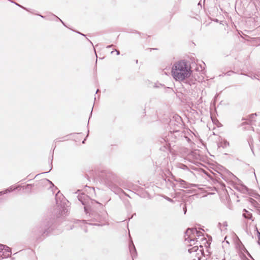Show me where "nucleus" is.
Masks as SVG:
<instances>
[{"mask_svg": "<svg viewBox=\"0 0 260 260\" xmlns=\"http://www.w3.org/2000/svg\"><path fill=\"white\" fill-rule=\"evenodd\" d=\"M78 200L84 206L85 212L89 213L98 221H101L103 218L96 212V209H102L103 205L92 200L84 193H79L77 196Z\"/></svg>", "mask_w": 260, "mask_h": 260, "instance_id": "f257e3e1", "label": "nucleus"}, {"mask_svg": "<svg viewBox=\"0 0 260 260\" xmlns=\"http://www.w3.org/2000/svg\"><path fill=\"white\" fill-rule=\"evenodd\" d=\"M192 71L184 60H180L174 63L171 73L173 78L177 81L181 82L190 77Z\"/></svg>", "mask_w": 260, "mask_h": 260, "instance_id": "f03ea898", "label": "nucleus"}, {"mask_svg": "<svg viewBox=\"0 0 260 260\" xmlns=\"http://www.w3.org/2000/svg\"><path fill=\"white\" fill-rule=\"evenodd\" d=\"M182 137V132L178 129H175L173 132L170 131L164 138H162L160 143L163 145L165 149H168L171 147L173 142H175L180 139V137Z\"/></svg>", "mask_w": 260, "mask_h": 260, "instance_id": "7ed1b4c3", "label": "nucleus"}, {"mask_svg": "<svg viewBox=\"0 0 260 260\" xmlns=\"http://www.w3.org/2000/svg\"><path fill=\"white\" fill-rule=\"evenodd\" d=\"M53 220L51 219H45L41 223V227L39 230V233L43 236L45 237L49 235L52 230V225Z\"/></svg>", "mask_w": 260, "mask_h": 260, "instance_id": "20e7f679", "label": "nucleus"}, {"mask_svg": "<svg viewBox=\"0 0 260 260\" xmlns=\"http://www.w3.org/2000/svg\"><path fill=\"white\" fill-rule=\"evenodd\" d=\"M196 234L198 237L201 236V233L197 231L196 229H188L185 232V235L184 236L185 241H188L189 243V246H192L195 244V241H197L196 238H191V235Z\"/></svg>", "mask_w": 260, "mask_h": 260, "instance_id": "39448f33", "label": "nucleus"}, {"mask_svg": "<svg viewBox=\"0 0 260 260\" xmlns=\"http://www.w3.org/2000/svg\"><path fill=\"white\" fill-rule=\"evenodd\" d=\"M172 179H173L174 181H175V183L172 182L169 179H168V181L170 182L171 185L173 189H175L177 186L184 188H188L191 186V184L190 183L180 178L176 179L174 176H172Z\"/></svg>", "mask_w": 260, "mask_h": 260, "instance_id": "423d86ee", "label": "nucleus"}, {"mask_svg": "<svg viewBox=\"0 0 260 260\" xmlns=\"http://www.w3.org/2000/svg\"><path fill=\"white\" fill-rule=\"evenodd\" d=\"M100 176L106 183L109 184L115 178V175L112 172L108 171H104L101 172Z\"/></svg>", "mask_w": 260, "mask_h": 260, "instance_id": "0eeeda50", "label": "nucleus"}, {"mask_svg": "<svg viewBox=\"0 0 260 260\" xmlns=\"http://www.w3.org/2000/svg\"><path fill=\"white\" fill-rule=\"evenodd\" d=\"M11 254V249L10 247L3 244L0 245V259L9 257Z\"/></svg>", "mask_w": 260, "mask_h": 260, "instance_id": "6e6552de", "label": "nucleus"}, {"mask_svg": "<svg viewBox=\"0 0 260 260\" xmlns=\"http://www.w3.org/2000/svg\"><path fill=\"white\" fill-rule=\"evenodd\" d=\"M129 251L131 254L132 257L133 258V260H134V257H135L137 255V252L136 249L135 247V245L133 242H132V244L129 245Z\"/></svg>", "mask_w": 260, "mask_h": 260, "instance_id": "1a4fd4ad", "label": "nucleus"}, {"mask_svg": "<svg viewBox=\"0 0 260 260\" xmlns=\"http://www.w3.org/2000/svg\"><path fill=\"white\" fill-rule=\"evenodd\" d=\"M244 213H243V216L248 219H252V214L250 212L248 211L246 209H243Z\"/></svg>", "mask_w": 260, "mask_h": 260, "instance_id": "9d476101", "label": "nucleus"}, {"mask_svg": "<svg viewBox=\"0 0 260 260\" xmlns=\"http://www.w3.org/2000/svg\"><path fill=\"white\" fill-rule=\"evenodd\" d=\"M18 187H19V186L15 188H13V186H11L9 188H8V189L5 190L4 191H0V196L7 193L8 192H11L13 191V190L17 189Z\"/></svg>", "mask_w": 260, "mask_h": 260, "instance_id": "9b49d317", "label": "nucleus"}, {"mask_svg": "<svg viewBox=\"0 0 260 260\" xmlns=\"http://www.w3.org/2000/svg\"><path fill=\"white\" fill-rule=\"evenodd\" d=\"M195 80L192 79V78H190L189 77L187 78L185 80H184V81H183L185 84H188L189 85H191L192 84H195Z\"/></svg>", "mask_w": 260, "mask_h": 260, "instance_id": "f8f14e48", "label": "nucleus"}, {"mask_svg": "<svg viewBox=\"0 0 260 260\" xmlns=\"http://www.w3.org/2000/svg\"><path fill=\"white\" fill-rule=\"evenodd\" d=\"M199 249V247L198 245L194 246L188 249V251L189 253H191L193 252H196Z\"/></svg>", "mask_w": 260, "mask_h": 260, "instance_id": "ddd939ff", "label": "nucleus"}, {"mask_svg": "<svg viewBox=\"0 0 260 260\" xmlns=\"http://www.w3.org/2000/svg\"><path fill=\"white\" fill-rule=\"evenodd\" d=\"M256 233H257V243L258 245H260V232L258 231L257 229H256Z\"/></svg>", "mask_w": 260, "mask_h": 260, "instance_id": "4468645a", "label": "nucleus"}, {"mask_svg": "<svg viewBox=\"0 0 260 260\" xmlns=\"http://www.w3.org/2000/svg\"><path fill=\"white\" fill-rule=\"evenodd\" d=\"M241 74L245 75V76H247L248 77L251 78L252 79H257V78H256L255 75H247V74H243V73H241Z\"/></svg>", "mask_w": 260, "mask_h": 260, "instance_id": "2eb2a0df", "label": "nucleus"}, {"mask_svg": "<svg viewBox=\"0 0 260 260\" xmlns=\"http://www.w3.org/2000/svg\"><path fill=\"white\" fill-rule=\"evenodd\" d=\"M234 73H235V72H234L233 71H230L227 72L226 73H225L224 75H226V76H231L232 75H233Z\"/></svg>", "mask_w": 260, "mask_h": 260, "instance_id": "dca6fc26", "label": "nucleus"}, {"mask_svg": "<svg viewBox=\"0 0 260 260\" xmlns=\"http://www.w3.org/2000/svg\"><path fill=\"white\" fill-rule=\"evenodd\" d=\"M257 116V113H253V114H251L250 115H249V118L252 120V119H253L254 118L255 116Z\"/></svg>", "mask_w": 260, "mask_h": 260, "instance_id": "f3484780", "label": "nucleus"}, {"mask_svg": "<svg viewBox=\"0 0 260 260\" xmlns=\"http://www.w3.org/2000/svg\"><path fill=\"white\" fill-rule=\"evenodd\" d=\"M9 1H11V3H14V4H15V5H16L17 6H19V7H21V8H23V9H24L26 10H27L25 8H24V7H23V6H21V5H19L18 4H17V3H15V2H13V1H11V0H9Z\"/></svg>", "mask_w": 260, "mask_h": 260, "instance_id": "a211bd4d", "label": "nucleus"}, {"mask_svg": "<svg viewBox=\"0 0 260 260\" xmlns=\"http://www.w3.org/2000/svg\"><path fill=\"white\" fill-rule=\"evenodd\" d=\"M9 1H11V3H14V4H15V5H16L17 6H19V7H21V8H23V9H24L26 10H27L25 8H24V7H23V6H21V5H19L18 4H17V3H15V2H13V1H11V0H9Z\"/></svg>", "mask_w": 260, "mask_h": 260, "instance_id": "6ab92c4d", "label": "nucleus"}, {"mask_svg": "<svg viewBox=\"0 0 260 260\" xmlns=\"http://www.w3.org/2000/svg\"><path fill=\"white\" fill-rule=\"evenodd\" d=\"M222 225L223 227L225 228V229H226V227L228 226V223L226 221H224Z\"/></svg>", "mask_w": 260, "mask_h": 260, "instance_id": "aec40b11", "label": "nucleus"}, {"mask_svg": "<svg viewBox=\"0 0 260 260\" xmlns=\"http://www.w3.org/2000/svg\"><path fill=\"white\" fill-rule=\"evenodd\" d=\"M53 17L56 18L57 19H58V20H59V21L60 22H61V23H62V24L64 25V26H66L65 24L64 23V22L59 18H58V17H57L56 15H53Z\"/></svg>", "mask_w": 260, "mask_h": 260, "instance_id": "412c9836", "label": "nucleus"}, {"mask_svg": "<svg viewBox=\"0 0 260 260\" xmlns=\"http://www.w3.org/2000/svg\"><path fill=\"white\" fill-rule=\"evenodd\" d=\"M183 209L184 213L186 214V211H187V209H186V207L185 205H183Z\"/></svg>", "mask_w": 260, "mask_h": 260, "instance_id": "4be33fe9", "label": "nucleus"}, {"mask_svg": "<svg viewBox=\"0 0 260 260\" xmlns=\"http://www.w3.org/2000/svg\"><path fill=\"white\" fill-rule=\"evenodd\" d=\"M59 195V191L56 194V204H58V201L57 200V197H58Z\"/></svg>", "mask_w": 260, "mask_h": 260, "instance_id": "5701e85b", "label": "nucleus"}, {"mask_svg": "<svg viewBox=\"0 0 260 260\" xmlns=\"http://www.w3.org/2000/svg\"><path fill=\"white\" fill-rule=\"evenodd\" d=\"M31 185V184H27L25 186H23V189H24V188H25V189H26V188H28L29 187V186H30Z\"/></svg>", "mask_w": 260, "mask_h": 260, "instance_id": "b1692460", "label": "nucleus"}, {"mask_svg": "<svg viewBox=\"0 0 260 260\" xmlns=\"http://www.w3.org/2000/svg\"><path fill=\"white\" fill-rule=\"evenodd\" d=\"M249 124L250 123L248 122L245 121V122H243L241 124V126H242V125H245V124Z\"/></svg>", "mask_w": 260, "mask_h": 260, "instance_id": "393cba45", "label": "nucleus"}, {"mask_svg": "<svg viewBox=\"0 0 260 260\" xmlns=\"http://www.w3.org/2000/svg\"><path fill=\"white\" fill-rule=\"evenodd\" d=\"M115 51L116 52L117 55H119L120 54V51L119 50L115 49Z\"/></svg>", "mask_w": 260, "mask_h": 260, "instance_id": "a878e982", "label": "nucleus"}, {"mask_svg": "<svg viewBox=\"0 0 260 260\" xmlns=\"http://www.w3.org/2000/svg\"><path fill=\"white\" fill-rule=\"evenodd\" d=\"M231 175L232 176L233 178L237 179V177L235 176L234 174L231 173Z\"/></svg>", "mask_w": 260, "mask_h": 260, "instance_id": "bb28decb", "label": "nucleus"}, {"mask_svg": "<svg viewBox=\"0 0 260 260\" xmlns=\"http://www.w3.org/2000/svg\"><path fill=\"white\" fill-rule=\"evenodd\" d=\"M174 122H174V121H173V120H171V121H170V125H171L173 124V123H174Z\"/></svg>", "mask_w": 260, "mask_h": 260, "instance_id": "cd10ccee", "label": "nucleus"}, {"mask_svg": "<svg viewBox=\"0 0 260 260\" xmlns=\"http://www.w3.org/2000/svg\"><path fill=\"white\" fill-rule=\"evenodd\" d=\"M114 46L113 45H108L106 47L107 48H111L112 47Z\"/></svg>", "mask_w": 260, "mask_h": 260, "instance_id": "c85d7f7f", "label": "nucleus"}, {"mask_svg": "<svg viewBox=\"0 0 260 260\" xmlns=\"http://www.w3.org/2000/svg\"><path fill=\"white\" fill-rule=\"evenodd\" d=\"M218 226L220 227V229H221V231H222V229H221V223L220 222H219L218 223Z\"/></svg>", "mask_w": 260, "mask_h": 260, "instance_id": "c756f323", "label": "nucleus"}, {"mask_svg": "<svg viewBox=\"0 0 260 260\" xmlns=\"http://www.w3.org/2000/svg\"><path fill=\"white\" fill-rule=\"evenodd\" d=\"M184 138L187 140V141H190L189 138H188L187 137H184Z\"/></svg>", "mask_w": 260, "mask_h": 260, "instance_id": "7c9ffc66", "label": "nucleus"}, {"mask_svg": "<svg viewBox=\"0 0 260 260\" xmlns=\"http://www.w3.org/2000/svg\"><path fill=\"white\" fill-rule=\"evenodd\" d=\"M167 200H168V201H173V200H172V199H170V198H168Z\"/></svg>", "mask_w": 260, "mask_h": 260, "instance_id": "2f4dec72", "label": "nucleus"}, {"mask_svg": "<svg viewBox=\"0 0 260 260\" xmlns=\"http://www.w3.org/2000/svg\"><path fill=\"white\" fill-rule=\"evenodd\" d=\"M78 34H80V35H83V36H85V35H83V34H82V33H80V32H78Z\"/></svg>", "mask_w": 260, "mask_h": 260, "instance_id": "473e14b6", "label": "nucleus"}, {"mask_svg": "<svg viewBox=\"0 0 260 260\" xmlns=\"http://www.w3.org/2000/svg\"><path fill=\"white\" fill-rule=\"evenodd\" d=\"M164 180L167 182V178H164Z\"/></svg>", "mask_w": 260, "mask_h": 260, "instance_id": "72a5a7b5", "label": "nucleus"}, {"mask_svg": "<svg viewBox=\"0 0 260 260\" xmlns=\"http://www.w3.org/2000/svg\"><path fill=\"white\" fill-rule=\"evenodd\" d=\"M182 166L183 167V169H184V168L186 167V166L185 165H182Z\"/></svg>", "mask_w": 260, "mask_h": 260, "instance_id": "f704fd0d", "label": "nucleus"}, {"mask_svg": "<svg viewBox=\"0 0 260 260\" xmlns=\"http://www.w3.org/2000/svg\"><path fill=\"white\" fill-rule=\"evenodd\" d=\"M48 181H49V182H50L51 184H52V185H54L52 184V182L50 181H49V180H48Z\"/></svg>", "mask_w": 260, "mask_h": 260, "instance_id": "c9c22d12", "label": "nucleus"}, {"mask_svg": "<svg viewBox=\"0 0 260 260\" xmlns=\"http://www.w3.org/2000/svg\"><path fill=\"white\" fill-rule=\"evenodd\" d=\"M85 140H86V139H84V140L82 141V143H84V142H85Z\"/></svg>", "mask_w": 260, "mask_h": 260, "instance_id": "e433bc0d", "label": "nucleus"}, {"mask_svg": "<svg viewBox=\"0 0 260 260\" xmlns=\"http://www.w3.org/2000/svg\"><path fill=\"white\" fill-rule=\"evenodd\" d=\"M79 191H80V190H78V191H77V192H75V193H77V192H79Z\"/></svg>", "mask_w": 260, "mask_h": 260, "instance_id": "4c0bfd02", "label": "nucleus"}, {"mask_svg": "<svg viewBox=\"0 0 260 260\" xmlns=\"http://www.w3.org/2000/svg\"><path fill=\"white\" fill-rule=\"evenodd\" d=\"M242 120H246V119H245V118H243Z\"/></svg>", "mask_w": 260, "mask_h": 260, "instance_id": "58836bf2", "label": "nucleus"}, {"mask_svg": "<svg viewBox=\"0 0 260 260\" xmlns=\"http://www.w3.org/2000/svg\"><path fill=\"white\" fill-rule=\"evenodd\" d=\"M39 16H41V17H42V18H44V16H42V15H39Z\"/></svg>", "mask_w": 260, "mask_h": 260, "instance_id": "ea45409f", "label": "nucleus"}, {"mask_svg": "<svg viewBox=\"0 0 260 260\" xmlns=\"http://www.w3.org/2000/svg\"><path fill=\"white\" fill-rule=\"evenodd\" d=\"M99 91V89H97L96 93H98V92Z\"/></svg>", "mask_w": 260, "mask_h": 260, "instance_id": "a19ab883", "label": "nucleus"}, {"mask_svg": "<svg viewBox=\"0 0 260 260\" xmlns=\"http://www.w3.org/2000/svg\"><path fill=\"white\" fill-rule=\"evenodd\" d=\"M89 42H90V44H91L93 45L92 42L90 41H89Z\"/></svg>", "mask_w": 260, "mask_h": 260, "instance_id": "79ce46f5", "label": "nucleus"}, {"mask_svg": "<svg viewBox=\"0 0 260 260\" xmlns=\"http://www.w3.org/2000/svg\"><path fill=\"white\" fill-rule=\"evenodd\" d=\"M53 156L52 155V159H51V161H52V158H53Z\"/></svg>", "mask_w": 260, "mask_h": 260, "instance_id": "37998d69", "label": "nucleus"}, {"mask_svg": "<svg viewBox=\"0 0 260 260\" xmlns=\"http://www.w3.org/2000/svg\"><path fill=\"white\" fill-rule=\"evenodd\" d=\"M50 170H48V171H46V173L49 172Z\"/></svg>", "mask_w": 260, "mask_h": 260, "instance_id": "c03bdc74", "label": "nucleus"}, {"mask_svg": "<svg viewBox=\"0 0 260 260\" xmlns=\"http://www.w3.org/2000/svg\"><path fill=\"white\" fill-rule=\"evenodd\" d=\"M50 170H48V171H46V173L49 172Z\"/></svg>", "mask_w": 260, "mask_h": 260, "instance_id": "a18cd8bd", "label": "nucleus"}, {"mask_svg": "<svg viewBox=\"0 0 260 260\" xmlns=\"http://www.w3.org/2000/svg\"><path fill=\"white\" fill-rule=\"evenodd\" d=\"M50 170H48V171H46V173L49 172Z\"/></svg>", "mask_w": 260, "mask_h": 260, "instance_id": "49530a36", "label": "nucleus"}, {"mask_svg": "<svg viewBox=\"0 0 260 260\" xmlns=\"http://www.w3.org/2000/svg\"><path fill=\"white\" fill-rule=\"evenodd\" d=\"M114 51H112L111 53L112 54L113 53Z\"/></svg>", "mask_w": 260, "mask_h": 260, "instance_id": "de8ad7c7", "label": "nucleus"}, {"mask_svg": "<svg viewBox=\"0 0 260 260\" xmlns=\"http://www.w3.org/2000/svg\"><path fill=\"white\" fill-rule=\"evenodd\" d=\"M92 110L91 111V113H92ZM90 115H91V114H90Z\"/></svg>", "mask_w": 260, "mask_h": 260, "instance_id": "09e8293b", "label": "nucleus"}, {"mask_svg": "<svg viewBox=\"0 0 260 260\" xmlns=\"http://www.w3.org/2000/svg\"><path fill=\"white\" fill-rule=\"evenodd\" d=\"M2 245V244H0V245Z\"/></svg>", "mask_w": 260, "mask_h": 260, "instance_id": "8fccbe9b", "label": "nucleus"}]
</instances>
